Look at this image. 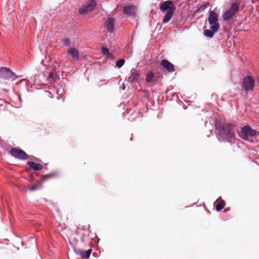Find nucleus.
<instances>
[{"label": "nucleus", "mask_w": 259, "mask_h": 259, "mask_svg": "<svg viewBox=\"0 0 259 259\" xmlns=\"http://www.w3.org/2000/svg\"><path fill=\"white\" fill-rule=\"evenodd\" d=\"M219 131L217 138L220 142L233 143L235 140L233 126L231 124H226L216 127Z\"/></svg>", "instance_id": "obj_1"}, {"label": "nucleus", "mask_w": 259, "mask_h": 259, "mask_svg": "<svg viewBox=\"0 0 259 259\" xmlns=\"http://www.w3.org/2000/svg\"><path fill=\"white\" fill-rule=\"evenodd\" d=\"M219 15L214 11H211L208 17L209 24L211 25L210 29H205L204 35L209 38H212L214 34L217 33L220 29V25L218 22Z\"/></svg>", "instance_id": "obj_2"}, {"label": "nucleus", "mask_w": 259, "mask_h": 259, "mask_svg": "<svg viewBox=\"0 0 259 259\" xmlns=\"http://www.w3.org/2000/svg\"><path fill=\"white\" fill-rule=\"evenodd\" d=\"M176 9V6L171 0H167L160 4L159 10L160 11H166L164 18L162 20V23L163 24H166L170 20L174 15Z\"/></svg>", "instance_id": "obj_3"}, {"label": "nucleus", "mask_w": 259, "mask_h": 259, "mask_svg": "<svg viewBox=\"0 0 259 259\" xmlns=\"http://www.w3.org/2000/svg\"><path fill=\"white\" fill-rule=\"evenodd\" d=\"M76 234L80 235L81 242L87 246H90L92 240L97 237L96 234L91 233L85 226L82 228L77 227Z\"/></svg>", "instance_id": "obj_4"}, {"label": "nucleus", "mask_w": 259, "mask_h": 259, "mask_svg": "<svg viewBox=\"0 0 259 259\" xmlns=\"http://www.w3.org/2000/svg\"><path fill=\"white\" fill-rule=\"evenodd\" d=\"M239 135L241 139L251 142L249 138L259 136V132L252 129L249 125H244L241 128Z\"/></svg>", "instance_id": "obj_5"}, {"label": "nucleus", "mask_w": 259, "mask_h": 259, "mask_svg": "<svg viewBox=\"0 0 259 259\" xmlns=\"http://www.w3.org/2000/svg\"><path fill=\"white\" fill-rule=\"evenodd\" d=\"M239 9V4L236 2L232 3L230 8L226 11L223 15V19L224 21H228L232 18L238 11Z\"/></svg>", "instance_id": "obj_6"}, {"label": "nucleus", "mask_w": 259, "mask_h": 259, "mask_svg": "<svg viewBox=\"0 0 259 259\" xmlns=\"http://www.w3.org/2000/svg\"><path fill=\"white\" fill-rule=\"evenodd\" d=\"M0 77L4 79H12L14 80L18 77L16 75L10 68L5 67H2L0 68Z\"/></svg>", "instance_id": "obj_7"}, {"label": "nucleus", "mask_w": 259, "mask_h": 259, "mask_svg": "<svg viewBox=\"0 0 259 259\" xmlns=\"http://www.w3.org/2000/svg\"><path fill=\"white\" fill-rule=\"evenodd\" d=\"M254 86V80L250 76L244 77L242 82V88L245 91H252Z\"/></svg>", "instance_id": "obj_8"}, {"label": "nucleus", "mask_w": 259, "mask_h": 259, "mask_svg": "<svg viewBox=\"0 0 259 259\" xmlns=\"http://www.w3.org/2000/svg\"><path fill=\"white\" fill-rule=\"evenodd\" d=\"M10 153L14 157L21 160H25L28 158V155L24 151L17 148H12L10 150Z\"/></svg>", "instance_id": "obj_9"}, {"label": "nucleus", "mask_w": 259, "mask_h": 259, "mask_svg": "<svg viewBox=\"0 0 259 259\" xmlns=\"http://www.w3.org/2000/svg\"><path fill=\"white\" fill-rule=\"evenodd\" d=\"M96 6L97 3L95 0H89L87 3L79 9V13L82 15L86 14L88 12L94 10Z\"/></svg>", "instance_id": "obj_10"}, {"label": "nucleus", "mask_w": 259, "mask_h": 259, "mask_svg": "<svg viewBox=\"0 0 259 259\" xmlns=\"http://www.w3.org/2000/svg\"><path fill=\"white\" fill-rule=\"evenodd\" d=\"M115 19L113 17H109L105 22V29L107 31L110 33H112L114 31Z\"/></svg>", "instance_id": "obj_11"}, {"label": "nucleus", "mask_w": 259, "mask_h": 259, "mask_svg": "<svg viewBox=\"0 0 259 259\" xmlns=\"http://www.w3.org/2000/svg\"><path fill=\"white\" fill-rule=\"evenodd\" d=\"M128 80L132 84L139 83V72L136 69H132L131 71V75L128 77Z\"/></svg>", "instance_id": "obj_12"}, {"label": "nucleus", "mask_w": 259, "mask_h": 259, "mask_svg": "<svg viewBox=\"0 0 259 259\" xmlns=\"http://www.w3.org/2000/svg\"><path fill=\"white\" fill-rule=\"evenodd\" d=\"M160 64L168 72L172 73L175 71L174 65L167 60H162Z\"/></svg>", "instance_id": "obj_13"}, {"label": "nucleus", "mask_w": 259, "mask_h": 259, "mask_svg": "<svg viewBox=\"0 0 259 259\" xmlns=\"http://www.w3.org/2000/svg\"><path fill=\"white\" fill-rule=\"evenodd\" d=\"M137 8L134 5L125 6L123 8V13L127 16L135 15Z\"/></svg>", "instance_id": "obj_14"}, {"label": "nucleus", "mask_w": 259, "mask_h": 259, "mask_svg": "<svg viewBox=\"0 0 259 259\" xmlns=\"http://www.w3.org/2000/svg\"><path fill=\"white\" fill-rule=\"evenodd\" d=\"M68 53L71 56L72 60L77 61L79 59V52L75 48H70L68 50Z\"/></svg>", "instance_id": "obj_15"}, {"label": "nucleus", "mask_w": 259, "mask_h": 259, "mask_svg": "<svg viewBox=\"0 0 259 259\" xmlns=\"http://www.w3.org/2000/svg\"><path fill=\"white\" fill-rule=\"evenodd\" d=\"M27 165L34 170H40L42 169V166L40 163H36L33 161H29Z\"/></svg>", "instance_id": "obj_16"}, {"label": "nucleus", "mask_w": 259, "mask_h": 259, "mask_svg": "<svg viewBox=\"0 0 259 259\" xmlns=\"http://www.w3.org/2000/svg\"><path fill=\"white\" fill-rule=\"evenodd\" d=\"M92 252V249H89L87 250H79L78 253L81 256L82 258L88 259Z\"/></svg>", "instance_id": "obj_17"}, {"label": "nucleus", "mask_w": 259, "mask_h": 259, "mask_svg": "<svg viewBox=\"0 0 259 259\" xmlns=\"http://www.w3.org/2000/svg\"><path fill=\"white\" fill-rule=\"evenodd\" d=\"M154 74L152 71H149L145 77V80L147 82H151L154 78Z\"/></svg>", "instance_id": "obj_18"}, {"label": "nucleus", "mask_w": 259, "mask_h": 259, "mask_svg": "<svg viewBox=\"0 0 259 259\" xmlns=\"http://www.w3.org/2000/svg\"><path fill=\"white\" fill-rule=\"evenodd\" d=\"M209 6V3H207L204 5H201L196 11V13H200L203 12Z\"/></svg>", "instance_id": "obj_19"}, {"label": "nucleus", "mask_w": 259, "mask_h": 259, "mask_svg": "<svg viewBox=\"0 0 259 259\" xmlns=\"http://www.w3.org/2000/svg\"><path fill=\"white\" fill-rule=\"evenodd\" d=\"M225 203L224 201L218 202L215 206V209L218 211L221 210L225 206Z\"/></svg>", "instance_id": "obj_20"}, {"label": "nucleus", "mask_w": 259, "mask_h": 259, "mask_svg": "<svg viewBox=\"0 0 259 259\" xmlns=\"http://www.w3.org/2000/svg\"><path fill=\"white\" fill-rule=\"evenodd\" d=\"M69 242L73 246L76 245L77 243V239L74 236H71L69 238Z\"/></svg>", "instance_id": "obj_21"}, {"label": "nucleus", "mask_w": 259, "mask_h": 259, "mask_svg": "<svg viewBox=\"0 0 259 259\" xmlns=\"http://www.w3.org/2000/svg\"><path fill=\"white\" fill-rule=\"evenodd\" d=\"M125 61L123 59H120L116 62V65L118 68H121L124 64Z\"/></svg>", "instance_id": "obj_22"}, {"label": "nucleus", "mask_w": 259, "mask_h": 259, "mask_svg": "<svg viewBox=\"0 0 259 259\" xmlns=\"http://www.w3.org/2000/svg\"><path fill=\"white\" fill-rule=\"evenodd\" d=\"M101 52L104 55H106L108 56L110 55V53H109V50L106 47H102L101 48Z\"/></svg>", "instance_id": "obj_23"}, {"label": "nucleus", "mask_w": 259, "mask_h": 259, "mask_svg": "<svg viewBox=\"0 0 259 259\" xmlns=\"http://www.w3.org/2000/svg\"><path fill=\"white\" fill-rule=\"evenodd\" d=\"M63 43L67 46H69L70 45V44H71V42H70V40L69 38H66L65 39H64L63 40Z\"/></svg>", "instance_id": "obj_24"}, {"label": "nucleus", "mask_w": 259, "mask_h": 259, "mask_svg": "<svg viewBox=\"0 0 259 259\" xmlns=\"http://www.w3.org/2000/svg\"><path fill=\"white\" fill-rule=\"evenodd\" d=\"M54 175H55V174H54V173L50 174H48V175H45L43 176V178H44V180H46V179H47L48 178L52 177Z\"/></svg>", "instance_id": "obj_25"}, {"label": "nucleus", "mask_w": 259, "mask_h": 259, "mask_svg": "<svg viewBox=\"0 0 259 259\" xmlns=\"http://www.w3.org/2000/svg\"><path fill=\"white\" fill-rule=\"evenodd\" d=\"M37 185H34V186H33L32 187H28V190L33 191L36 190L37 189Z\"/></svg>", "instance_id": "obj_26"}, {"label": "nucleus", "mask_w": 259, "mask_h": 259, "mask_svg": "<svg viewBox=\"0 0 259 259\" xmlns=\"http://www.w3.org/2000/svg\"><path fill=\"white\" fill-rule=\"evenodd\" d=\"M49 79H52L53 80H55V78L54 76L53 73L52 72H50L48 76Z\"/></svg>", "instance_id": "obj_27"}, {"label": "nucleus", "mask_w": 259, "mask_h": 259, "mask_svg": "<svg viewBox=\"0 0 259 259\" xmlns=\"http://www.w3.org/2000/svg\"><path fill=\"white\" fill-rule=\"evenodd\" d=\"M122 90H124L125 89V85H124V84H123L122 87Z\"/></svg>", "instance_id": "obj_28"}, {"label": "nucleus", "mask_w": 259, "mask_h": 259, "mask_svg": "<svg viewBox=\"0 0 259 259\" xmlns=\"http://www.w3.org/2000/svg\"><path fill=\"white\" fill-rule=\"evenodd\" d=\"M229 210V208H226L225 209L224 211H228V210Z\"/></svg>", "instance_id": "obj_29"}, {"label": "nucleus", "mask_w": 259, "mask_h": 259, "mask_svg": "<svg viewBox=\"0 0 259 259\" xmlns=\"http://www.w3.org/2000/svg\"><path fill=\"white\" fill-rule=\"evenodd\" d=\"M256 81H257V83H258V84H259V77H258V78H257Z\"/></svg>", "instance_id": "obj_30"}, {"label": "nucleus", "mask_w": 259, "mask_h": 259, "mask_svg": "<svg viewBox=\"0 0 259 259\" xmlns=\"http://www.w3.org/2000/svg\"><path fill=\"white\" fill-rule=\"evenodd\" d=\"M97 239H98V241H99V238H98V237H97Z\"/></svg>", "instance_id": "obj_31"}]
</instances>
